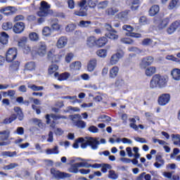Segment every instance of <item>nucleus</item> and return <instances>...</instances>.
Returning <instances> with one entry per match:
<instances>
[{
  "mask_svg": "<svg viewBox=\"0 0 180 180\" xmlns=\"http://www.w3.org/2000/svg\"><path fill=\"white\" fill-rule=\"evenodd\" d=\"M78 143H82L81 148H86L88 146H90L91 150H98V147L99 146V141L98 139L86 136L84 138H79L77 139L73 144L74 148H79V146Z\"/></svg>",
  "mask_w": 180,
  "mask_h": 180,
  "instance_id": "obj_1",
  "label": "nucleus"
},
{
  "mask_svg": "<svg viewBox=\"0 0 180 180\" xmlns=\"http://www.w3.org/2000/svg\"><path fill=\"white\" fill-rule=\"evenodd\" d=\"M167 78L160 75H155L150 82V88L154 89V88H165L167 86Z\"/></svg>",
  "mask_w": 180,
  "mask_h": 180,
  "instance_id": "obj_2",
  "label": "nucleus"
},
{
  "mask_svg": "<svg viewBox=\"0 0 180 180\" xmlns=\"http://www.w3.org/2000/svg\"><path fill=\"white\" fill-rule=\"evenodd\" d=\"M37 15L40 18H46V16H49V15H53V10H50V5L48 2H41V6Z\"/></svg>",
  "mask_w": 180,
  "mask_h": 180,
  "instance_id": "obj_3",
  "label": "nucleus"
},
{
  "mask_svg": "<svg viewBox=\"0 0 180 180\" xmlns=\"http://www.w3.org/2000/svg\"><path fill=\"white\" fill-rule=\"evenodd\" d=\"M37 53L40 57H44L47 53V46L46 43L39 42L36 47L32 48V53Z\"/></svg>",
  "mask_w": 180,
  "mask_h": 180,
  "instance_id": "obj_4",
  "label": "nucleus"
},
{
  "mask_svg": "<svg viewBox=\"0 0 180 180\" xmlns=\"http://www.w3.org/2000/svg\"><path fill=\"white\" fill-rule=\"evenodd\" d=\"M11 136V131L9 130H4L0 131V147H4L6 146L11 145V141L9 140V137Z\"/></svg>",
  "mask_w": 180,
  "mask_h": 180,
  "instance_id": "obj_5",
  "label": "nucleus"
},
{
  "mask_svg": "<svg viewBox=\"0 0 180 180\" xmlns=\"http://www.w3.org/2000/svg\"><path fill=\"white\" fill-rule=\"evenodd\" d=\"M154 23L159 30H162L168 26L169 23V18H154Z\"/></svg>",
  "mask_w": 180,
  "mask_h": 180,
  "instance_id": "obj_6",
  "label": "nucleus"
},
{
  "mask_svg": "<svg viewBox=\"0 0 180 180\" xmlns=\"http://www.w3.org/2000/svg\"><path fill=\"white\" fill-rule=\"evenodd\" d=\"M153 63H154V58L153 56H147L142 58L139 63V67L141 70H146V68L149 67V65H151Z\"/></svg>",
  "mask_w": 180,
  "mask_h": 180,
  "instance_id": "obj_7",
  "label": "nucleus"
},
{
  "mask_svg": "<svg viewBox=\"0 0 180 180\" xmlns=\"http://www.w3.org/2000/svg\"><path fill=\"white\" fill-rule=\"evenodd\" d=\"M18 56V50L16 48H11L6 54V60L8 63H12Z\"/></svg>",
  "mask_w": 180,
  "mask_h": 180,
  "instance_id": "obj_8",
  "label": "nucleus"
},
{
  "mask_svg": "<svg viewBox=\"0 0 180 180\" xmlns=\"http://www.w3.org/2000/svg\"><path fill=\"white\" fill-rule=\"evenodd\" d=\"M124 56V52L123 51H120L116 53L113 54L110 59V65H116L119 63L120 58H123Z\"/></svg>",
  "mask_w": 180,
  "mask_h": 180,
  "instance_id": "obj_9",
  "label": "nucleus"
},
{
  "mask_svg": "<svg viewBox=\"0 0 180 180\" xmlns=\"http://www.w3.org/2000/svg\"><path fill=\"white\" fill-rule=\"evenodd\" d=\"M122 30H125V32H128L127 33V36H130L131 37H134L135 39H140L141 37V34L131 32L134 30V28L129 25H124L122 26Z\"/></svg>",
  "mask_w": 180,
  "mask_h": 180,
  "instance_id": "obj_10",
  "label": "nucleus"
},
{
  "mask_svg": "<svg viewBox=\"0 0 180 180\" xmlns=\"http://www.w3.org/2000/svg\"><path fill=\"white\" fill-rule=\"evenodd\" d=\"M46 119L47 124H51V119H53V120H60V119L66 120L67 116L56 114H48L46 115Z\"/></svg>",
  "mask_w": 180,
  "mask_h": 180,
  "instance_id": "obj_11",
  "label": "nucleus"
},
{
  "mask_svg": "<svg viewBox=\"0 0 180 180\" xmlns=\"http://www.w3.org/2000/svg\"><path fill=\"white\" fill-rule=\"evenodd\" d=\"M171 96L169 94H164L159 96L158 102L160 106H165L167 103H169Z\"/></svg>",
  "mask_w": 180,
  "mask_h": 180,
  "instance_id": "obj_12",
  "label": "nucleus"
},
{
  "mask_svg": "<svg viewBox=\"0 0 180 180\" xmlns=\"http://www.w3.org/2000/svg\"><path fill=\"white\" fill-rule=\"evenodd\" d=\"M25 25L23 22H18L13 26V32L17 34H20L25 31Z\"/></svg>",
  "mask_w": 180,
  "mask_h": 180,
  "instance_id": "obj_13",
  "label": "nucleus"
},
{
  "mask_svg": "<svg viewBox=\"0 0 180 180\" xmlns=\"http://www.w3.org/2000/svg\"><path fill=\"white\" fill-rule=\"evenodd\" d=\"M18 11L15 7L13 6H7L6 8H3L0 9V13L5 15V16H12Z\"/></svg>",
  "mask_w": 180,
  "mask_h": 180,
  "instance_id": "obj_14",
  "label": "nucleus"
},
{
  "mask_svg": "<svg viewBox=\"0 0 180 180\" xmlns=\"http://www.w3.org/2000/svg\"><path fill=\"white\" fill-rule=\"evenodd\" d=\"M63 56L64 55L63 54L56 55V53L53 50H51L48 53V58H49L54 63H58V61H60V60L63 58Z\"/></svg>",
  "mask_w": 180,
  "mask_h": 180,
  "instance_id": "obj_15",
  "label": "nucleus"
},
{
  "mask_svg": "<svg viewBox=\"0 0 180 180\" xmlns=\"http://www.w3.org/2000/svg\"><path fill=\"white\" fill-rule=\"evenodd\" d=\"M178 30L180 32V23L178 21L172 22L170 26L167 28V33L169 34H172L174 32Z\"/></svg>",
  "mask_w": 180,
  "mask_h": 180,
  "instance_id": "obj_16",
  "label": "nucleus"
},
{
  "mask_svg": "<svg viewBox=\"0 0 180 180\" xmlns=\"http://www.w3.org/2000/svg\"><path fill=\"white\" fill-rule=\"evenodd\" d=\"M68 43V39L67 37H60L56 43V47L58 49H64L67 44Z\"/></svg>",
  "mask_w": 180,
  "mask_h": 180,
  "instance_id": "obj_17",
  "label": "nucleus"
},
{
  "mask_svg": "<svg viewBox=\"0 0 180 180\" xmlns=\"http://www.w3.org/2000/svg\"><path fill=\"white\" fill-rule=\"evenodd\" d=\"M58 70V65L56 64L51 65L48 69V74L49 75H54L55 78H57L58 77V72H57V70Z\"/></svg>",
  "mask_w": 180,
  "mask_h": 180,
  "instance_id": "obj_18",
  "label": "nucleus"
},
{
  "mask_svg": "<svg viewBox=\"0 0 180 180\" xmlns=\"http://www.w3.org/2000/svg\"><path fill=\"white\" fill-rule=\"evenodd\" d=\"M50 25L52 30L58 31L61 29V25L58 24V19L57 18H51L50 20Z\"/></svg>",
  "mask_w": 180,
  "mask_h": 180,
  "instance_id": "obj_19",
  "label": "nucleus"
},
{
  "mask_svg": "<svg viewBox=\"0 0 180 180\" xmlns=\"http://www.w3.org/2000/svg\"><path fill=\"white\" fill-rule=\"evenodd\" d=\"M82 66V65L80 61L73 62L70 65V71H72V72L75 71H79Z\"/></svg>",
  "mask_w": 180,
  "mask_h": 180,
  "instance_id": "obj_20",
  "label": "nucleus"
},
{
  "mask_svg": "<svg viewBox=\"0 0 180 180\" xmlns=\"http://www.w3.org/2000/svg\"><path fill=\"white\" fill-rule=\"evenodd\" d=\"M97 60L96 59H91L87 64V70L89 72H92L96 68Z\"/></svg>",
  "mask_w": 180,
  "mask_h": 180,
  "instance_id": "obj_21",
  "label": "nucleus"
},
{
  "mask_svg": "<svg viewBox=\"0 0 180 180\" xmlns=\"http://www.w3.org/2000/svg\"><path fill=\"white\" fill-rule=\"evenodd\" d=\"M77 26L82 28L89 29L92 26V22L89 20H80L77 23Z\"/></svg>",
  "mask_w": 180,
  "mask_h": 180,
  "instance_id": "obj_22",
  "label": "nucleus"
},
{
  "mask_svg": "<svg viewBox=\"0 0 180 180\" xmlns=\"http://www.w3.org/2000/svg\"><path fill=\"white\" fill-rule=\"evenodd\" d=\"M117 74H119V67L114 66L110 70L109 77L111 79H115L117 77Z\"/></svg>",
  "mask_w": 180,
  "mask_h": 180,
  "instance_id": "obj_23",
  "label": "nucleus"
},
{
  "mask_svg": "<svg viewBox=\"0 0 180 180\" xmlns=\"http://www.w3.org/2000/svg\"><path fill=\"white\" fill-rule=\"evenodd\" d=\"M171 75L174 81H180V70L178 68L173 69Z\"/></svg>",
  "mask_w": 180,
  "mask_h": 180,
  "instance_id": "obj_24",
  "label": "nucleus"
},
{
  "mask_svg": "<svg viewBox=\"0 0 180 180\" xmlns=\"http://www.w3.org/2000/svg\"><path fill=\"white\" fill-rule=\"evenodd\" d=\"M160 12V6L154 5L152 6L149 10V15L150 16H155Z\"/></svg>",
  "mask_w": 180,
  "mask_h": 180,
  "instance_id": "obj_25",
  "label": "nucleus"
},
{
  "mask_svg": "<svg viewBox=\"0 0 180 180\" xmlns=\"http://www.w3.org/2000/svg\"><path fill=\"white\" fill-rule=\"evenodd\" d=\"M108 44V38L105 37H102L96 40V46L98 47H103Z\"/></svg>",
  "mask_w": 180,
  "mask_h": 180,
  "instance_id": "obj_26",
  "label": "nucleus"
},
{
  "mask_svg": "<svg viewBox=\"0 0 180 180\" xmlns=\"http://www.w3.org/2000/svg\"><path fill=\"white\" fill-rule=\"evenodd\" d=\"M14 112L16 113L17 115V118L18 119V120H23L25 115H23V112L22 111V109H20V108L19 107H15L14 108Z\"/></svg>",
  "mask_w": 180,
  "mask_h": 180,
  "instance_id": "obj_27",
  "label": "nucleus"
},
{
  "mask_svg": "<svg viewBox=\"0 0 180 180\" xmlns=\"http://www.w3.org/2000/svg\"><path fill=\"white\" fill-rule=\"evenodd\" d=\"M86 44L88 47H95V46H96V38H95V37H90L87 38Z\"/></svg>",
  "mask_w": 180,
  "mask_h": 180,
  "instance_id": "obj_28",
  "label": "nucleus"
},
{
  "mask_svg": "<svg viewBox=\"0 0 180 180\" xmlns=\"http://www.w3.org/2000/svg\"><path fill=\"white\" fill-rule=\"evenodd\" d=\"M129 11H125L117 14V18L126 22L127 20V16H129Z\"/></svg>",
  "mask_w": 180,
  "mask_h": 180,
  "instance_id": "obj_29",
  "label": "nucleus"
},
{
  "mask_svg": "<svg viewBox=\"0 0 180 180\" xmlns=\"http://www.w3.org/2000/svg\"><path fill=\"white\" fill-rule=\"evenodd\" d=\"M156 71H157V69L155 68V67L152 66V67L147 68L146 69L145 73L146 77H151L153 75V74H155Z\"/></svg>",
  "mask_w": 180,
  "mask_h": 180,
  "instance_id": "obj_30",
  "label": "nucleus"
},
{
  "mask_svg": "<svg viewBox=\"0 0 180 180\" xmlns=\"http://www.w3.org/2000/svg\"><path fill=\"white\" fill-rule=\"evenodd\" d=\"M51 174L55 179H61V172L56 169H51Z\"/></svg>",
  "mask_w": 180,
  "mask_h": 180,
  "instance_id": "obj_31",
  "label": "nucleus"
},
{
  "mask_svg": "<svg viewBox=\"0 0 180 180\" xmlns=\"http://www.w3.org/2000/svg\"><path fill=\"white\" fill-rule=\"evenodd\" d=\"M46 153L47 155H51L53 154H60V150H58V146H55L53 148L46 149Z\"/></svg>",
  "mask_w": 180,
  "mask_h": 180,
  "instance_id": "obj_32",
  "label": "nucleus"
},
{
  "mask_svg": "<svg viewBox=\"0 0 180 180\" xmlns=\"http://www.w3.org/2000/svg\"><path fill=\"white\" fill-rule=\"evenodd\" d=\"M108 16H115L117 12H119V8L116 7H111L106 11Z\"/></svg>",
  "mask_w": 180,
  "mask_h": 180,
  "instance_id": "obj_33",
  "label": "nucleus"
},
{
  "mask_svg": "<svg viewBox=\"0 0 180 180\" xmlns=\"http://www.w3.org/2000/svg\"><path fill=\"white\" fill-rule=\"evenodd\" d=\"M51 33H53V30L50 28V27H44L42 30V34L43 36H45V37L51 36Z\"/></svg>",
  "mask_w": 180,
  "mask_h": 180,
  "instance_id": "obj_34",
  "label": "nucleus"
},
{
  "mask_svg": "<svg viewBox=\"0 0 180 180\" xmlns=\"http://www.w3.org/2000/svg\"><path fill=\"white\" fill-rule=\"evenodd\" d=\"M0 40L2 41L3 43L8 44V41L9 40V35L5 32H1Z\"/></svg>",
  "mask_w": 180,
  "mask_h": 180,
  "instance_id": "obj_35",
  "label": "nucleus"
},
{
  "mask_svg": "<svg viewBox=\"0 0 180 180\" xmlns=\"http://www.w3.org/2000/svg\"><path fill=\"white\" fill-rule=\"evenodd\" d=\"M108 178L109 179L116 180L117 179V178H119V174H117L115 170H110L108 172Z\"/></svg>",
  "mask_w": 180,
  "mask_h": 180,
  "instance_id": "obj_36",
  "label": "nucleus"
},
{
  "mask_svg": "<svg viewBox=\"0 0 180 180\" xmlns=\"http://www.w3.org/2000/svg\"><path fill=\"white\" fill-rule=\"evenodd\" d=\"M117 33V32H114L112 31H110L109 33L105 34L106 37H108V39H110L111 40H117V39H119V35L116 34Z\"/></svg>",
  "mask_w": 180,
  "mask_h": 180,
  "instance_id": "obj_37",
  "label": "nucleus"
},
{
  "mask_svg": "<svg viewBox=\"0 0 180 180\" xmlns=\"http://www.w3.org/2000/svg\"><path fill=\"white\" fill-rule=\"evenodd\" d=\"M58 81H66V79H68L71 77V75L69 72H64L58 75Z\"/></svg>",
  "mask_w": 180,
  "mask_h": 180,
  "instance_id": "obj_38",
  "label": "nucleus"
},
{
  "mask_svg": "<svg viewBox=\"0 0 180 180\" xmlns=\"http://www.w3.org/2000/svg\"><path fill=\"white\" fill-rule=\"evenodd\" d=\"M17 154L18 153H16V151H14V152L3 151L1 153V157H10V158L16 157Z\"/></svg>",
  "mask_w": 180,
  "mask_h": 180,
  "instance_id": "obj_39",
  "label": "nucleus"
},
{
  "mask_svg": "<svg viewBox=\"0 0 180 180\" xmlns=\"http://www.w3.org/2000/svg\"><path fill=\"white\" fill-rule=\"evenodd\" d=\"M124 85H125L124 80H123V79H117L115 81V88H117L118 89H122V88H123V86H124Z\"/></svg>",
  "mask_w": 180,
  "mask_h": 180,
  "instance_id": "obj_40",
  "label": "nucleus"
},
{
  "mask_svg": "<svg viewBox=\"0 0 180 180\" xmlns=\"http://www.w3.org/2000/svg\"><path fill=\"white\" fill-rule=\"evenodd\" d=\"M74 125L77 127L78 129H85V127H86V122L82 121L80 119V120H78L76 122H75Z\"/></svg>",
  "mask_w": 180,
  "mask_h": 180,
  "instance_id": "obj_41",
  "label": "nucleus"
},
{
  "mask_svg": "<svg viewBox=\"0 0 180 180\" xmlns=\"http://www.w3.org/2000/svg\"><path fill=\"white\" fill-rule=\"evenodd\" d=\"M76 16H86V8L80 7L79 11H75Z\"/></svg>",
  "mask_w": 180,
  "mask_h": 180,
  "instance_id": "obj_42",
  "label": "nucleus"
},
{
  "mask_svg": "<svg viewBox=\"0 0 180 180\" xmlns=\"http://www.w3.org/2000/svg\"><path fill=\"white\" fill-rule=\"evenodd\" d=\"M3 30H11L13 29V24L11 22H6L2 24Z\"/></svg>",
  "mask_w": 180,
  "mask_h": 180,
  "instance_id": "obj_43",
  "label": "nucleus"
},
{
  "mask_svg": "<svg viewBox=\"0 0 180 180\" xmlns=\"http://www.w3.org/2000/svg\"><path fill=\"white\" fill-rule=\"evenodd\" d=\"M28 88L30 89H32V91H43V89H44V86H37L35 84H29Z\"/></svg>",
  "mask_w": 180,
  "mask_h": 180,
  "instance_id": "obj_44",
  "label": "nucleus"
},
{
  "mask_svg": "<svg viewBox=\"0 0 180 180\" xmlns=\"http://www.w3.org/2000/svg\"><path fill=\"white\" fill-rule=\"evenodd\" d=\"M129 127H131V129H134V130H139V127L137 126V124H136V119L134 118H129Z\"/></svg>",
  "mask_w": 180,
  "mask_h": 180,
  "instance_id": "obj_45",
  "label": "nucleus"
},
{
  "mask_svg": "<svg viewBox=\"0 0 180 180\" xmlns=\"http://www.w3.org/2000/svg\"><path fill=\"white\" fill-rule=\"evenodd\" d=\"M27 43V38L26 37H23L18 41V46L21 47V49H23L25 46H26Z\"/></svg>",
  "mask_w": 180,
  "mask_h": 180,
  "instance_id": "obj_46",
  "label": "nucleus"
},
{
  "mask_svg": "<svg viewBox=\"0 0 180 180\" xmlns=\"http://www.w3.org/2000/svg\"><path fill=\"white\" fill-rule=\"evenodd\" d=\"M35 68L36 65L34 64V62H30L25 65V70H27V71H33Z\"/></svg>",
  "mask_w": 180,
  "mask_h": 180,
  "instance_id": "obj_47",
  "label": "nucleus"
},
{
  "mask_svg": "<svg viewBox=\"0 0 180 180\" xmlns=\"http://www.w3.org/2000/svg\"><path fill=\"white\" fill-rule=\"evenodd\" d=\"M30 40L31 41H38L39 40V34L36 32H31L29 34Z\"/></svg>",
  "mask_w": 180,
  "mask_h": 180,
  "instance_id": "obj_48",
  "label": "nucleus"
},
{
  "mask_svg": "<svg viewBox=\"0 0 180 180\" xmlns=\"http://www.w3.org/2000/svg\"><path fill=\"white\" fill-rule=\"evenodd\" d=\"M108 5H109V1H103L98 4L97 8L98 9H105V8H108Z\"/></svg>",
  "mask_w": 180,
  "mask_h": 180,
  "instance_id": "obj_49",
  "label": "nucleus"
},
{
  "mask_svg": "<svg viewBox=\"0 0 180 180\" xmlns=\"http://www.w3.org/2000/svg\"><path fill=\"white\" fill-rule=\"evenodd\" d=\"M179 6V0H172L169 4V9H174Z\"/></svg>",
  "mask_w": 180,
  "mask_h": 180,
  "instance_id": "obj_50",
  "label": "nucleus"
},
{
  "mask_svg": "<svg viewBox=\"0 0 180 180\" xmlns=\"http://www.w3.org/2000/svg\"><path fill=\"white\" fill-rule=\"evenodd\" d=\"M96 54L98 57H101V58H105V57H106V56H108L106 50H105V49H100V50L97 51Z\"/></svg>",
  "mask_w": 180,
  "mask_h": 180,
  "instance_id": "obj_51",
  "label": "nucleus"
},
{
  "mask_svg": "<svg viewBox=\"0 0 180 180\" xmlns=\"http://www.w3.org/2000/svg\"><path fill=\"white\" fill-rule=\"evenodd\" d=\"M68 171L72 174H77L79 172L78 167L77 165L75 164L71 165L70 167L68 169Z\"/></svg>",
  "mask_w": 180,
  "mask_h": 180,
  "instance_id": "obj_52",
  "label": "nucleus"
},
{
  "mask_svg": "<svg viewBox=\"0 0 180 180\" xmlns=\"http://www.w3.org/2000/svg\"><path fill=\"white\" fill-rule=\"evenodd\" d=\"M16 167H19V165L18 163H11L8 165L4 166V169L9 171L11 169H13L14 168H16Z\"/></svg>",
  "mask_w": 180,
  "mask_h": 180,
  "instance_id": "obj_53",
  "label": "nucleus"
},
{
  "mask_svg": "<svg viewBox=\"0 0 180 180\" xmlns=\"http://www.w3.org/2000/svg\"><path fill=\"white\" fill-rule=\"evenodd\" d=\"M71 120L73 122V124L76 123L77 120H80L82 119V117L79 114H76L70 116Z\"/></svg>",
  "mask_w": 180,
  "mask_h": 180,
  "instance_id": "obj_54",
  "label": "nucleus"
},
{
  "mask_svg": "<svg viewBox=\"0 0 180 180\" xmlns=\"http://www.w3.org/2000/svg\"><path fill=\"white\" fill-rule=\"evenodd\" d=\"M112 168V166L109 164H103L101 167V171L103 172V174H106L108 172V169H110Z\"/></svg>",
  "mask_w": 180,
  "mask_h": 180,
  "instance_id": "obj_55",
  "label": "nucleus"
},
{
  "mask_svg": "<svg viewBox=\"0 0 180 180\" xmlns=\"http://www.w3.org/2000/svg\"><path fill=\"white\" fill-rule=\"evenodd\" d=\"M72 58H74V53H67V55L65 56V60L66 61V63H71V61H72Z\"/></svg>",
  "mask_w": 180,
  "mask_h": 180,
  "instance_id": "obj_56",
  "label": "nucleus"
},
{
  "mask_svg": "<svg viewBox=\"0 0 180 180\" xmlns=\"http://www.w3.org/2000/svg\"><path fill=\"white\" fill-rule=\"evenodd\" d=\"M104 27L108 32H113L114 33H117V31L113 29V27H112V25H110V24L105 23Z\"/></svg>",
  "mask_w": 180,
  "mask_h": 180,
  "instance_id": "obj_57",
  "label": "nucleus"
},
{
  "mask_svg": "<svg viewBox=\"0 0 180 180\" xmlns=\"http://www.w3.org/2000/svg\"><path fill=\"white\" fill-rule=\"evenodd\" d=\"M81 109H79L77 107H72V106H69L67 108L66 112H79Z\"/></svg>",
  "mask_w": 180,
  "mask_h": 180,
  "instance_id": "obj_58",
  "label": "nucleus"
},
{
  "mask_svg": "<svg viewBox=\"0 0 180 180\" xmlns=\"http://www.w3.org/2000/svg\"><path fill=\"white\" fill-rule=\"evenodd\" d=\"M180 150L179 148H175L173 149V153L170 155V158L174 159L175 158V157H176V155H178V154H179Z\"/></svg>",
  "mask_w": 180,
  "mask_h": 180,
  "instance_id": "obj_59",
  "label": "nucleus"
},
{
  "mask_svg": "<svg viewBox=\"0 0 180 180\" xmlns=\"http://www.w3.org/2000/svg\"><path fill=\"white\" fill-rule=\"evenodd\" d=\"M153 44V39L150 38H146L143 39L142 41L143 46H150V44Z\"/></svg>",
  "mask_w": 180,
  "mask_h": 180,
  "instance_id": "obj_60",
  "label": "nucleus"
},
{
  "mask_svg": "<svg viewBox=\"0 0 180 180\" xmlns=\"http://www.w3.org/2000/svg\"><path fill=\"white\" fill-rule=\"evenodd\" d=\"M96 4H98V0H89L88 6H89V8H95Z\"/></svg>",
  "mask_w": 180,
  "mask_h": 180,
  "instance_id": "obj_61",
  "label": "nucleus"
},
{
  "mask_svg": "<svg viewBox=\"0 0 180 180\" xmlns=\"http://www.w3.org/2000/svg\"><path fill=\"white\" fill-rule=\"evenodd\" d=\"M66 32H74L75 30V25L74 24H69L66 27H65Z\"/></svg>",
  "mask_w": 180,
  "mask_h": 180,
  "instance_id": "obj_62",
  "label": "nucleus"
},
{
  "mask_svg": "<svg viewBox=\"0 0 180 180\" xmlns=\"http://www.w3.org/2000/svg\"><path fill=\"white\" fill-rule=\"evenodd\" d=\"M88 130L90 131V133H99V129L95 126H91L89 127Z\"/></svg>",
  "mask_w": 180,
  "mask_h": 180,
  "instance_id": "obj_63",
  "label": "nucleus"
},
{
  "mask_svg": "<svg viewBox=\"0 0 180 180\" xmlns=\"http://www.w3.org/2000/svg\"><path fill=\"white\" fill-rule=\"evenodd\" d=\"M121 41L124 43V44H133L134 41L129 38H122L121 39Z\"/></svg>",
  "mask_w": 180,
  "mask_h": 180,
  "instance_id": "obj_64",
  "label": "nucleus"
}]
</instances>
